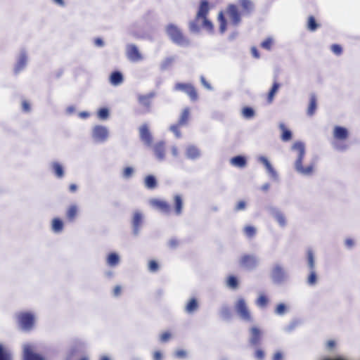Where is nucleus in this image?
<instances>
[{
	"label": "nucleus",
	"instance_id": "obj_1",
	"mask_svg": "<svg viewBox=\"0 0 360 360\" xmlns=\"http://www.w3.org/2000/svg\"><path fill=\"white\" fill-rule=\"evenodd\" d=\"M209 11L210 6L208 1L207 0H202L200 1L195 19L189 24V29L191 32H199L200 26L198 24V21L202 20V27L206 29L208 32H213L214 25L212 22L207 18Z\"/></svg>",
	"mask_w": 360,
	"mask_h": 360
},
{
	"label": "nucleus",
	"instance_id": "obj_2",
	"mask_svg": "<svg viewBox=\"0 0 360 360\" xmlns=\"http://www.w3.org/2000/svg\"><path fill=\"white\" fill-rule=\"evenodd\" d=\"M292 149L298 152V158L295 162L296 170L304 175H311L313 173L314 165L311 164L307 167L302 166V161L305 155V148L303 143L297 141L292 145Z\"/></svg>",
	"mask_w": 360,
	"mask_h": 360
},
{
	"label": "nucleus",
	"instance_id": "obj_3",
	"mask_svg": "<svg viewBox=\"0 0 360 360\" xmlns=\"http://www.w3.org/2000/svg\"><path fill=\"white\" fill-rule=\"evenodd\" d=\"M166 32L172 41L176 44L186 46L189 44V40L176 25L174 24L168 25L166 27Z\"/></svg>",
	"mask_w": 360,
	"mask_h": 360
},
{
	"label": "nucleus",
	"instance_id": "obj_4",
	"mask_svg": "<svg viewBox=\"0 0 360 360\" xmlns=\"http://www.w3.org/2000/svg\"><path fill=\"white\" fill-rule=\"evenodd\" d=\"M190 117V109L185 108L179 117L177 123L170 126V130L172 131L176 137L180 138L181 136L180 129L184 126H186L188 123Z\"/></svg>",
	"mask_w": 360,
	"mask_h": 360
},
{
	"label": "nucleus",
	"instance_id": "obj_5",
	"mask_svg": "<svg viewBox=\"0 0 360 360\" xmlns=\"http://www.w3.org/2000/svg\"><path fill=\"white\" fill-rule=\"evenodd\" d=\"M18 324L25 331L31 330L34 325V316L30 312H21L17 316Z\"/></svg>",
	"mask_w": 360,
	"mask_h": 360
},
{
	"label": "nucleus",
	"instance_id": "obj_6",
	"mask_svg": "<svg viewBox=\"0 0 360 360\" xmlns=\"http://www.w3.org/2000/svg\"><path fill=\"white\" fill-rule=\"evenodd\" d=\"M235 309L238 316L245 321H252L251 313L248 308L245 300L243 298H239L235 304Z\"/></svg>",
	"mask_w": 360,
	"mask_h": 360
},
{
	"label": "nucleus",
	"instance_id": "obj_7",
	"mask_svg": "<svg viewBox=\"0 0 360 360\" xmlns=\"http://www.w3.org/2000/svg\"><path fill=\"white\" fill-rule=\"evenodd\" d=\"M174 89L185 92L192 101H195L198 98L197 90L191 84L178 82L175 84Z\"/></svg>",
	"mask_w": 360,
	"mask_h": 360
},
{
	"label": "nucleus",
	"instance_id": "obj_8",
	"mask_svg": "<svg viewBox=\"0 0 360 360\" xmlns=\"http://www.w3.org/2000/svg\"><path fill=\"white\" fill-rule=\"evenodd\" d=\"M226 14L232 25L236 26L240 22L241 15L243 14L239 11L236 5L229 4L226 8Z\"/></svg>",
	"mask_w": 360,
	"mask_h": 360
},
{
	"label": "nucleus",
	"instance_id": "obj_9",
	"mask_svg": "<svg viewBox=\"0 0 360 360\" xmlns=\"http://www.w3.org/2000/svg\"><path fill=\"white\" fill-rule=\"evenodd\" d=\"M155 93H150L146 95H139L138 96V102L142 108L143 112H148L150 110L152 100L155 96Z\"/></svg>",
	"mask_w": 360,
	"mask_h": 360
},
{
	"label": "nucleus",
	"instance_id": "obj_10",
	"mask_svg": "<svg viewBox=\"0 0 360 360\" xmlns=\"http://www.w3.org/2000/svg\"><path fill=\"white\" fill-rule=\"evenodd\" d=\"M93 138L98 141H105L108 136V131L105 127L96 125L92 131Z\"/></svg>",
	"mask_w": 360,
	"mask_h": 360
},
{
	"label": "nucleus",
	"instance_id": "obj_11",
	"mask_svg": "<svg viewBox=\"0 0 360 360\" xmlns=\"http://www.w3.org/2000/svg\"><path fill=\"white\" fill-rule=\"evenodd\" d=\"M127 56L132 62H138L143 59V56L134 44H129L127 48Z\"/></svg>",
	"mask_w": 360,
	"mask_h": 360
},
{
	"label": "nucleus",
	"instance_id": "obj_12",
	"mask_svg": "<svg viewBox=\"0 0 360 360\" xmlns=\"http://www.w3.org/2000/svg\"><path fill=\"white\" fill-rule=\"evenodd\" d=\"M24 360H45L44 358L33 352L32 347L30 345H26L23 350Z\"/></svg>",
	"mask_w": 360,
	"mask_h": 360
},
{
	"label": "nucleus",
	"instance_id": "obj_13",
	"mask_svg": "<svg viewBox=\"0 0 360 360\" xmlns=\"http://www.w3.org/2000/svg\"><path fill=\"white\" fill-rule=\"evenodd\" d=\"M139 135L141 139L145 143L150 145L152 143V136L149 131V128L146 124H143L140 127Z\"/></svg>",
	"mask_w": 360,
	"mask_h": 360
},
{
	"label": "nucleus",
	"instance_id": "obj_14",
	"mask_svg": "<svg viewBox=\"0 0 360 360\" xmlns=\"http://www.w3.org/2000/svg\"><path fill=\"white\" fill-rule=\"evenodd\" d=\"M256 257L250 255H245L240 259V264L246 268L252 269L257 266Z\"/></svg>",
	"mask_w": 360,
	"mask_h": 360
},
{
	"label": "nucleus",
	"instance_id": "obj_15",
	"mask_svg": "<svg viewBox=\"0 0 360 360\" xmlns=\"http://www.w3.org/2000/svg\"><path fill=\"white\" fill-rule=\"evenodd\" d=\"M250 344L254 346L259 345L262 338V332L259 328L256 326L252 327L250 329Z\"/></svg>",
	"mask_w": 360,
	"mask_h": 360
},
{
	"label": "nucleus",
	"instance_id": "obj_16",
	"mask_svg": "<svg viewBox=\"0 0 360 360\" xmlns=\"http://www.w3.org/2000/svg\"><path fill=\"white\" fill-rule=\"evenodd\" d=\"M151 204L153 207H155V208L158 209L159 210H160L161 212H162L165 214H168L170 212V210H171L170 205L167 202H165L164 200H153L151 202Z\"/></svg>",
	"mask_w": 360,
	"mask_h": 360
},
{
	"label": "nucleus",
	"instance_id": "obj_17",
	"mask_svg": "<svg viewBox=\"0 0 360 360\" xmlns=\"http://www.w3.org/2000/svg\"><path fill=\"white\" fill-rule=\"evenodd\" d=\"M348 131L346 128L335 126L333 129V136L338 140H345L348 137Z\"/></svg>",
	"mask_w": 360,
	"mask_h": 360
},
{
	"label": "nucleus",
	"instance_id": "obj_18",
	"mask_svg": "<svg viewBox=\"0 0 360 360\" xmlns=\"http://www.w3.org/2000/svg\"><path fill=\"white\" fill-rule=\"evenodd\" d=\"M153 150L156 157L160 160H164L165 157L166 148L164 142L157 143L154 147Z\"/></svg>",
	"mask_w": 360,
	"mask_h": 360
},
{
	"label": "nucleus",
	"instance_id": "obj_19",
	"mask_svg": "<svg viewBox=\"0 0 360 360\" xmlns=\"http://www.w3.org/2000/svg\"><path fill=\"white\" fill-rule=\"evenodd\" d=\"M239 4L242 8L243 15H249L254 10V4L250 0H239Z\"/></svg>",
	"mask_w": 360,
	"mask_h": 360
},
{
	"label": "nucleus",
	"instance_id": "obj_20",
	"mask_svg": "<svg viewBox=\"0 0 360 360\" xmlns=\"http://www.w3.org/2000/svg\"><path fill=\"white\" fill-rule=\"evenodd\" d=\"M109 80L111 84L117 86L123 82L124 78L122 74L120 72L114 71L111 73Z\"/></svg>",
	"mask_w": 360,
	"mask_h": 360
},
{
	"label": "nucleus",
	"instance_id": "obj_21",
	"mask_svg": "<svg viewBox=\"0 0 360 360\" xmlns=\"http://www.w3.org/2000/svg\"><path fill=\"white\" fill-rule=\"evenodd\" d=\"M279 129L281 131V139L283 141L287 142L292 139V134L291 131L283 123L279 124Z\"/></svg>",
	"mask_w": 360,
	"mask_h": 360
},
{
	"label": "nucleus",
	"instance_id": "obj_22",
	"mask_svg": "<svg viewBox=\"0 0 360 360\" xmlns=\"http://www.w3.org/2000/svg\"><path fill=\"white\" fill-rule=\"evenodd\" d=\"M317 108V99L314 94L311 95L309 98V103L307 110V113L309 116L314 115Z\"/></svg>",
	"mask_w": 360,
	"mask_h": 360
},
{
	"label": "nucleus",
	"instance_id": "obj_23",
	"mask_svg": "<svg viewBox=\"0 0 360 360\" xmlns=\"http://www.w3.org/2000/svg\"><path fill=\"white\" fill-rule=\"evenodd\" d=\"M285 277L283 269L281 266H276L272 273V278L275 282H281Z\"/></svg>",
	"mask_w": 360,
	"mask_h": 360
},
{
	"label": "nucleus",
	"instance_id": "obj_24",
	"mask_svg": "<svg viewBox=\"0 0 360 360\" xmlns=\"http://www.w3.org/2000/svg\"><path fill=\"white\" fill-rule=\"evenodd\" d=\"M231 164L236 167L243 168L245 167L247 164L246 159L245 157L241 155H238L232 158L230 160Z\"/></svg>",
	"mask_w": 360,
	"mask_h": 360
},
{
	"label": "nucleus",
	"instance_id": "obj_25",
	"mask_svg": "<svg viewBox=\"0 0 360 360\" xmlns=\"http://www.w3.org/2000/svg\"><path fill=\"white\" fill-rule=\"evenodd\" d=\"M143 220L142 214L139 212H135L133 217L132 224L134 227V231L135 233H137Z\"/></svg>",
	"mask_w": 360,
	"mask_h": 360
},
{
	"label": "nucleus",
	"instance_id": "obj_26",
	"mask_svg": "<svg viewBox=\"0 0 360 360\" xmlns=\"http://www.w3.org/2000/svg\"><path fill=\"white\" fill-rule=\"evenodd\" d=\"M219 24V32L221 34H224L227 29V20L225 18L224 13L223 11H220L218 14L217 17Z\"/></svg>",
	"mask_w": 360,
	"mask_h": 360
},
{
	"label": "nucleus",
	"instance_id": "obj_27",
	"mask_svg": "<svg viewBox=\"0 0 360 360\" xmlns=\"http://www.w3.org/2000/svg\"><path fill=\"white\" fill-rule=\"evenodd\" d=\"M280 87V84L277 82L276 80L274 81L271 89L269 90L267 94V103H271L274 101V96L278 92V90Z\"/></svg>",
	"mask_w": 360,
	"mask_h": 360
},
{
	"label": "nucleus",
	"instance_id": "obj_28",
	"mask_svg": "<svg viewBox=\"0 0 360 360\" xmlns=\"http://www.w3.org/2000/svg\"><path fill=\"white\" fill-rule=\"evenodd\" d=\"M186 156L188 158L195 160L200 156L199 150L193 146H190L186 148Z\"/></svg>",
	"mask_w": 360,
	"mask_h": 360
},
{
	"label": "nucleus",
	"instance_id": "obj_29",
	"mask_svg": "<svg viewBox=\"0 0 360 360\" xmlns=\"http://www.w3.org/2000/svg\"><path fill=\"white\" fill-rule=\"evenodd\" d=\"M174 205L175 213L179 215L181 213L183 207V200L179 195H176L174 197Z\"/></svg>",
	"mask_w": 360,
	"mask_h": 360
},
{
	"label": "nucleus",
	"instance_id": "obj_30",
	"mask_svg": "<svg viewBox=\"0 0 360 360\" xmlns=\"http://www.w3.org/2000/svg\"><path fill=\"white\" fill-rule=\"evenodd\" d=\"M198 308V303L195 298H191L187 303L185 309L186 311L191 314L196 311Z\"/></svg>",
	"mask_w": 360,
	"mask_h": 360
},
{
	"label": "nucleus",
	"instance_id": "obj_31",
	"mask_svg": "<svg viewBox=\"0 0 360 360\" xmlns=\"http://www.w3.org/2000/svg\"><path fill=\"white\" fill-rule=\"evenodd\" d=\"M259 161L264 165L269 174H271L274 177L276 176V171L266 158L262 156L259 158Z\"/></svg>",
	"mask_w": 360,
	"mask_h": 360
},
{
	"label": "nucleus",
	"instance_id": "obj_32",
	"mask_svg": "<svg viewBox=\"0 0 360 360\" xmlns=\"http://www.w3.org/2000/svg\"><path fill=\"white\" fill-rule=\"evenodd\" d=\"M144 184L146 187L149 189H153L157 186V181L153 175L146 176L144 179Z\"/></svg>",
	"mask_w": 360,
	"mask_h": 360
},
{
	"label": "nucleus",
	"instance_id": "obj_33",
	"mask_svg": "<svg viewBox=\"0 0 360 360\" xmlns=\"http://www.w3.org/2000/svg\"><path fill=\"white\" fill-rule=\"evenodd\" d=\"M120 262V257L119 256L115 253L111 252L108 255L107 257V263L110 266H115L117 265Z\"/></svg>",
	"mask_w": 360,
	"mask_h": 360
},
{
	"label": "nucleus",
	"instance_id": "obj_34",
	"mask_svg": "<svg viewBox=\"0 0 360 360\" xmlns=\"http://www.w3.org/2000/svg\"><path fill=\"white\" fill-rule=\"evenodd\" d=\"M51 228L52 230L56 233L62 231L63 229V223L62 220L58 218H54L52 221Z\"/></svg>",
	"mask_w": 360,
	"mask_h": 360
},
{
	"label": "nucleus",
	"instance_id": "obj_35",
	"mask_svg": "<svg viewBox=\"0 0 360 360\" xmlns=\"http://www.w3.org/2000/svg\"><path fill=\"white\" fill-rule=\"evenodd\" d=\"M77 211H78V210H77V207L76 205H72L70 206V207L68 209L67 212H66L67 218L70 221H73L77 216Z\"/></svg>",
	"mask_w": 360,
	"mask_h": 360
},
{
	"label": "nucleus",
	"instance_id": "obj_36",
	"mask_svg": "<svg viewBox=\"0 0 360 360\" xmlns=\"http://www.w3.org/2000/svg\"><path fill=\"white\" fill-rule=\"evenodd\" d=\"M52 168L56 176L58 178H62L64 175V171L63 166L58 162H53Z\"/></svg>",
	"mask_w": 360,
	"mask_h": 360
},
{
	"label": "nucleus",
	"instance_id": "obj_37",
	"mask_svg": "<svg viewBox=\"0 0 360 360\" xmlns=\"http://www.w3.org/2000/svg\"><path fill=\"white\" fill-rule=\"evenodd\" d=\"M226 285L231 289H236L238 287V281L236 276L231 275L226 279Z\"/></svg>",
	"mask_w": 360,
	"mask_h": 360
},
{
	"label": "nucleus",
	"instance_id": "obj_38",
	"mask_svg": "<svg viewBox=\"0 0 360 360\" xmlns=\"http://www.w3.org/2000/svg\"><path fill=\"white\" fill-rule=\"evenodd\" d=\"M0 360H12L11 354L0 344Z\"/></svg>",
	"mask_w": 360,
	"mask_h": 360
},
{
	"label": "nucleus",
	"instance_id": "obj_39",
	"mask_svg": "<svg viewBox=\"0 0 360 360\" xmlns=\"http://www.w3.org/2000/svg\"><path fill=\"white\" fill-rule=\"evenodd\" d=\"M319 27L314 16L311 15L308 18L307 28L310 31H315Z\"/></svg>",
	"mask_w": 360,
	"mask_h": 360
},
{
	"label": "nucleus",
	"instance_id": "obj_40",
	"mask_svg": "<svg viewBox=\"0 0 360 360\" xmlns=\"http://www.w3.org/2000/svg\"><path fill=\"white\" fill-rule=\"evenodd\" d=\"M269 300L264 295H260L256 300V304L259 307H265L268 304Z\"/></svg>",
	"mask_w": 360,
	"mask_h": 360
},
{
	"label": "nucleus",
	"instance_id": "obj_41",
	"mask_svg": "<svg viewBox=\"0 0 360 360\" xmlns=\"http://www.w3.org/2000/svg\"><path fill=\"white\" fill-rule=\"evenodd\" d=\"M27 63V57L25 54H22L20 56V59L17 63V65L15 67V71L19 72L20 71L25 65Z\"/></svg>",
	"mask_w": 360,
	"mask_h": 360
},
{
	"label": "nucleus",
	"instance_id": "obj_42",
	"mask_svg": "<svg viewBox=\"0 0 360 360\" xmlns=\"http://www.w3.org/2000/svg\"><path fill=\"white\" fill-rule=\"evenodd\" d=\"M242 115L244 117L247 119H250L254 117L255 111L252 108L250 107H245L242 110Z\"/></svg>",
	"mask_w": 360,
	"mask_h": 360
},
{
	"label": "nucleus",
	"instance_id": "obj_43",
	"mask_svg": "<svg viewBox=\"0 0 360 360\" xmlns=\"http://www.w3.org/2000/svg\"><path fill=\"white\" fill-rule=\"evenodd\" d=\"M243 231L248 238H252L256 234V229L252 226H246Z\"/></svg>",
	"mask_w": 360,
	"mask_h": 360
},
{
	"label": "nucleus",
	"instance_id": "obj_44",
	"mask_svg": "<svg viewBox=\"0 0 360 360\" xmlns=\"http://www.w3.org/2000/svg\"><path fill=\"white\" fill-rule=\"evenodd\" d=\"M275 219L278 223L281 226H284L286 224V220L284 214L280 212H277L274 215Z\"/></svg>",
	"mask_w": 360,
	"mask_h": 360
},
{
	"label": "nucleus",
	"instance_id": "obj_45",
	"mask_svg": "<svg viewBox=\"0 0 360 360\" xmlns=\"http://www.w3.org/2000/svg\"><path fill=\"white\" fill-rule=\"evenodd\" d=\"M311 272L308 276V278H307V283L309 285H313L314 284H316V281H317V277H316V274L315 273V271H314V269H311Z\"/></svg>",
	"mask_w": 360,
	"mask_h": 360
},
{
	"label": "nucleus",
	"instance_id": "obj_46",
	"mask_svg": "<svg viewBox=\"0 0 360 360\" xmlns=\"http://www.w3.org/2000/svg\"><path fill=\"white\" fill-rule=\"evenodd\" d=\"M148 269L150 272H156L159 269L158 263L154 260L151 259L148 262Z\"/></svg>",
	"mask_w": 360,
	"mask_h": 360
},
{
	"label": "nucleus",
	"instance_id": "obj_47",
	"mask_svg": "<svg viewBox=\"0 0 360 360\" xmlns=\"http://www.w3.org/2000/svg\"><path fill=\"white\" fill-rule=\"evenodd\" d=\"M98 116L101 120H105L109 116V111L107 108H101L98 112Z\"/></svg>",
	"mask_w": 360,
	"mask_h": 360
},
{
	"label": "nucleus",
	"instance_id": "obj_48",
	"mask_svg": "<svg viewBox=\"0 0 360 360\" xmlns=\"http://www.w3.org/2000/svg\"><path fill=\"white\" fill-rule=\"evenodd\" d=\"M307 261L308 265L311 269H314V255L311 250H309L307 252Z\"/></svg>",
	"mask_w": 360,
	"mask_h": 360
},
{
	"label": "nucleus",
	"instance_id": "obj_49",
	"mask_svg": "<svg viewBox=\"0 0 360 360\" xmlns=\"http://www.w3.org/2000/svg\"><path fill=\"white\" fill-rule=\"evenodd\" d=\"M272 44V39L271 38H267L261 44V46L266 50H270L271 49Z\"/></svg>",
	"mask_w": 360,
	"mask_h": 360
},
{
	"label": "nucleus",
	"instance_id": "obj_50",
	"mask_svg": "<svg viewBox=\"0 0 360 360\" xmlns=\"http://www.w3.org/2000/svg\"><path fill=\"white\" fill-rule=\"evenodd\" d=\"M133 173H134L133 168H131L130 167H127L124 169L122 174L124 178L129 179L132 176Z\"/></svg>",
	"mask_w": 360,
	"mask_h": 360
},
{
	"label": "nucleus",
	"instance_id": "obj_51",
	"mask_svg": "<svg viewBox=\"0 0 360 360\" xmlns=\"http://www.w3.org/2000/svg\"><path fill=\"white\" fill-rule=\"evenodd\" d=\"M331 50L335 54L338 56L340 55L342 52V49L339 44H333L331 46Z\"/></svg>",
	"mask_w": 360,
	"mask_h": 360
},
{
	"label": "nucleus",
	"instance_id": "obj_52",
	"mask_svg": "<svg viewBox=\"0 0 360 360\" xmlns=\"http://www.w3.org/2000/svg\"><path fill=\"white\" fill-rule=\"evenodd\" d=\"M174 60V58L172 57L165 58V60L162 62V68L165 69L167 68L173 63Z\"/></svg>",
	"mask_w": 360,
	"mask_h": 360
},
{
	"label": "nucleus",
	"instance_id": "obj_53",
	"mask_svg": "<svg viewBox=\"0 0 360 360\" xmlns=\"http://www.w3.org/2000/svg\"><path fill=\"white\" fill-rule=\"evenodd\" d=\"M265 354L263 350L261 349H258L255 352V356L258 360H263L264 358Z\"/></svg>",
	"mask_w": 360,
	"mask_h": 360
},
{
	"label": "nucleus",
	"instance_id": "obj_54",
	"mask_svg": "<svg viewBox=\"0 0 360 360\" xmlns=\"http://www.w3.org/2000/svg\"><path fill=\"white\" fill-rule=\"evenodd\" d=\"M246 207V202L244 200H240L236 205L235 210L240 211L244 210Z\"/></svg>",
	"mask_w": 360,
	"mask_h": 360
},
{
	"label": "nucleus",
	"instance_id": "obj_55",
	"mask_svg": "<svg viewBox=\"0 0 360 360\" xmlns=\"http://www.w3.org/2000/svg\"><path fill=\"white\" fill-rule=\"evenodd\" d=\"M286 307L284 304H279L276 308V313L278 314H283L285 311Z\"/></svg>",
	"mask_w": 360,
	"mask_h": 360
},
{
	"label": "nucleus",
	"instance_id": "obj_56",
	"mask_svg": "<svg viewBox=\"0 0 360 360\" xmlns=\"http://www.w3.org/2000/svg\"><path fill=\"white\" fill-rule=\"evenodd\" d=\"M171 338V333H169V332H164L161 335H160V341L162 342H167Z\"/></svg>",
	"mask_w": 360,
	"mask_h": 360
},
{
	"label": "nucleus",
	"instance_id": "obj_57",
	"mask_svg": "<svg viewBox=\"0 0 360 360\" xmlns=\"http://www.w3.org/2000/svg\"><path fill=\"white\" fill-rule=\"evenodd\" d=\"M22 108L25 112H29L30 110V105L27 101L22 102Z\"/></svg>",
	"mask_w": 360,
	"mask_h": 360
},
{
	"label": "nucleus",
	"instance_id": "obj_58",
	"mask_svg": "<svg viewBox=\"0 0 360 360\" xmlns=\"http://www.w3.org/2000/svg\"><path fill=\"white\" fill-rule=\"evenodd\" d=\"M336 342L333 340H330L326 342V347L328 349H333L335 348Z\"/></svg>",
	"mask_w": 360,
	"mask_h": 360
},
{
	"label": "nucleus",
	"instance_id": "obj_59",
	"mask_svg": "<svg viewBox=\"0 0 360 360\" xmlns=\"http://www.w3.org/2000/svg\"><path fill=\"white\" fill-rule=\"evenodd\" d=\"M122 292V288L120 285H116L113 289V295L115 297L120 295Z\"/></svg>",
	"mask_w": 360,
	"mask_h": 360
},
{
	"label": "nucleus",
	"instance_id": "obj_60",
	"mask_svg": "<svg viewBox=\"0 0 360 360\" xmlns=\"http://www.w3.org/2000/svg\"><path fill=\"white\" fill-rule=\"evenodd\" d=\"M186 356V352L184 350L179 349L176 352V356L178 358H184Z\"/></svg>",
	"mask_w": 360,
	"mask_h": 360
},
{
	"label": "nucleus",
	"instance_id": "obj_61",
	"mask_svg": "<svg viewBox=\"0 0 360 360\" xmlns=\"http://www.w3.org/2000/svg\"><path fill=\"white\" fill-rule=\"evenodd\" d=\"M162 355L160 351H155L153 353V359L154 360H162Z\"/></svg>",
	"mask_w": 360,
	"mask_h": 360
},
{
	"label": "nucleus",
	"instance_id": "obj_62",
	"mask_svg": "<svg viewBox=\"0 0 360 360\" xmlns=\"http://www.w3.org/2000/svg\"><path fill=\"white\" fill-rule=\"evenodd\" d=\"M200 81H201V83L202 84V85L207 88V89H211L212 87L210 86V84L206 81V79H205V77H201L200 78Z\"/></svg>",
	"mask_w": 360,
	"mask_h": 360
},
{
	"label": "nucleus",
	"instance_id": "obj_63",
	"mask_svg": "<svg viewBox=\"0 0 360 360\" xmlns=\"http://www.w3.org/2000/svg\"><path fill=\"white\" fill-rule=\"evenodd\" d=\"M251 53L252 54V56L255 58H259V53L258 51V50L257 49L256 47H252L251 49Z\"/></svg>",
	"mask_w": 360,
	"mask_h": 360
},
{
	"label": "nucleus",
	"instance_id": "obj_64",
	"mask_svg": "<svg viewBox=\"0 0 360 360\" xmlns=\"http://www.w3.org/2000/svg\"><path fill=\"white\" fill-rule=\"evenodd\" d=\"M282 359H283V355H282L281 352H277L273 357V360H282Z\"/></svg>",
	"mask_w": 360,
	"mask_h": 360
}]
</instances>
